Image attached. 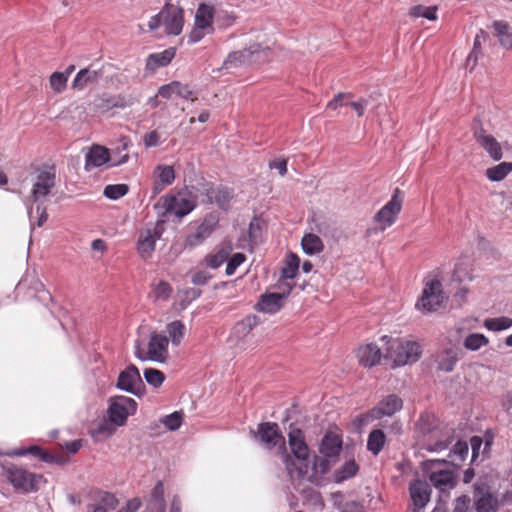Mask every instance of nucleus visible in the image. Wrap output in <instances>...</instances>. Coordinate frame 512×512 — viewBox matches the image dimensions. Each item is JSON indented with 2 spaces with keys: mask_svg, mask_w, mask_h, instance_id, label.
<instances>
[{
  "mask_svg": "<svg viewBox=\"0 0 512 512\" xmlns=\"http://www.w3.org/2000/svg\"><path fill=\"white\" fill-rule=\"evenodd\" d=\"M174 57V48H168L159 53H152L146 59V71L152 74L157 69L167 66Z\"/></svg>",
  "mask_w": 512,
  "mask_h": 512,
  "instance_id": "27",
  "label": "nucleus"
},
{
  "mask_svg": "<svg viewBox=\"0 0 512 512\" xmlns=\"http://www.w3.org/2000/svg\"><path fill=\"white\" fill-rule=\"evenodd\" d=\"M403 402L396 395H388L383 398L376 407L366 414L367 420H379L383 417H391L402 409Z\"/></svg>",
  "mask_w": 512,
  "mask_h": 512,
  "instance_id": "14",
  "label": "nucleus"
},
{
  "mask_svg": "<svg viewBox=\"0 0 512 512\" xmlns=\"http://www.w3.org/2000/svg\"><path fill=\"white\" fill-rule=\"evenodd\" d=\"M103 76L101 69H92L91 67L81 69L72 82V88L83 90L84 88L96 84Z\"/></svg>",
  "mask_w": 512,
  "mask_h": 512,
  "instance_id": "20",
  "label": "nucleus"
},
{
  "mask_svg": "<svg viewBox=\"0 0 512 512\" xmlns=\"http://www.w3.org/2000/svg\"><path fill=\"white\" fill-rule=\"evenodd\" d=\"M474 137L493 160L498 161L502 158V148L492 135L487 134L483 129H479L474 132Z\"/></svg>",
  "mask_w": 512,
  "mask_h": 512,
  "instance_id": "19",
  "label": "nucleus"
},
{
  "mask_svg": "<svg viewBox=\"0 0 512 512\" xmlns=\"http://www.w3.org/2000/svg\"><path fill=\"white\" fill-rule=\"evenodd\" d=\"M305 503L312 506L316 510H322L324 507V501L321 493L316 490L305 491Z\"/></svg>",
  "mask_w": 512,
  "mask_h": 512,
  "instance_id": "52",
  "label": "nucleus"
},
{
  "mask_svg": "<svg viewBox=\"0 0 512 512\" xmlns=\"http://www.w3.org/2000/svg\"><path fill=\"white\" fill-rule=\"evenodd\" d=\"M67 74L61 72H54L50 76V86L56 93H61L67 86Z\"/></svg>",
  "mask_w": 512,
  "mask_h": 512,
  "instance_id": "50",
  "label": "nucleus"
},
{
  "mask_svg": "<svg viewBox=\"0 0 512 512\" xmlns=\"http://www.w3.org/2000/svg\"><path fill=\"white\" fill-rule=\"evenodd\" d=\"M192 94V90L188 85H183L178 81H173L163 85L158 89V95L163 98H188Z\"/></svg>",
  "mask_w": 512,
  "mask_h": 512,
  "instance_id": "30",
  "label": "nucleus"
},
{
  "mask_svg": "<svg viewBox=\"0 0 512 512\" xmlns=\"http://www.w3.org/2000/svg\"><path fill=\"white\" fill-rule=\"evenodd\" d=\"M184 25L183 10L175 5L166 4L162 10L151 17L148 22L149 30L153 31L163 26L168 35H179Z\"/></svg>",
  "mask_w": 512,
  "mask_h": 512,
  "instance_id": "4",
  "label": "nucleus"
},
{
  "mask_svg": "<svg viewBox=\"0 0 512 512\" xmlns=\"http://www.w3.org/2000/svg\"><path fill=\"white\" fill-rule=\"evenodd\" d=\"M141 383V376L138 369L131 365L122 371L118 377L117 386L128 392H135L136 387Z\"/></svg>",
  "mask_w": 512,
  "mask_h": 512,
  "instance_id": "26",
  "label": "nucleus"
},
{
  "mask_svg": "<svg viewBox=\"0 0 512 512\" xmlns=\"http://www.w3.org/2000/svg\"><path fill=\"white\" fill-rule=\"evenodd\" d=\"M452 439L450 437H447L445 440L437 441L433 444H427L425 445V449L429 452H441L448 448V446L451 444Z\"/></svg>",
  "mask_w": 512,
  "mask_h": 512,
  "instance_id": "58",
  "label": "nucleus"
},
{
  "mask_svg": "<svg viewBox=\"0 0 512 512\" xmlns=\"http://www.w3.org/2000/svg\"><path fill=\"white\" fill-rule=\"evenodd\" d=\"M27 453L33 454L35 456L40 457L44 461L49 460V456L47 453L43 452L40 447L38 446H31L28 449L21 450L19 452H16L15 454L18 456L26 455Z\"/></svg>",
  "mask_w": 512,
  "mask_h": 512,
  "instance_id": "59",
  "label": "nucleus"
},
{
  "mask_svg": "<svg viewBox=\"0 0 512 512\" xmlns=\"http://www.w3.org/2000/svg\"><path fill=\"white\" fill-rule=\"evenodd\" d=\"M245 255L242 253H235L227 262L226 274L231 276L235 273L236 269L245 261Z\"/></svg>",
  "mask_w": 512,
  "mask_h": 512,
  "instance_id": "55",
  "label": "nucleus"
},
{
  "mask_svg": "<svg viewBox=\"0 0 512 512\" xmlns=\"http://www.w3.org/2000/svg\"><path fill=\"white\" fill-rule=\"evenodd\" d=\"M165 209L168 213L181 218L192 211L191 196L188 192H179L176 195L166 197Z\"/></svg>",
  "mask_w": 512,
  "mask_h": 512,
  "instance_id": "15",
  "label": "nucleus"
},
{
  "mask_svg": "<svg viewBox=\"0 0 512 512\" xmlns=\"http://www.w3.org/2000/svg\"><path fill=\"white\" fill-rule=\"evenodd\" d=\"M483 326L492 332H500L512 327V318L500 316L496 318H487L483 322Z\"/></svg>",
  "mask_w": 512,
  "mask_h": 512,
  "instance_id": "43",
  "label": "nucleus"
},
{
  "mask_svg": "<svg viewBox=\"0 0 512 512\" xmlns=\"http://www.w3.org/2000/svg\"><path fill=\"white\" fill-rule=\"evenodd\" d=\"M288 443L295 459V467H303L306 465V473L301 477L304 478L308 473V460L310 455L309 447L305 440V435L301 429L290 427L288 433Z\"/></svg>",
  "mask_w": 512,
  "mask_h": 512,
  "instance_id": "11",
  "label": "nucleus"
},
{
  "mask_svg": "<svg viewBox=\"0 0 512 512\" xmlns=\"http://www.w3.org/2000/svg\"><path fill=\"white\" fill-rule=\"evenodd\" d=\"M331 465L329 458H325L324 456L321 458H316L311 473L308 475L307 479L309 482L316 486H322L324 484L325 475L330 471Z\"/></svg>",
  "mask_w": 512,
  "mask_h": 512,
  "instance_id": "29",
  "label": "nucleus"
},
{
  "mask_svg": "<svg viewBox=\"0 0 512 512\" xmlns=\"http://www.w3.org/2000/svg\"><path fill=\"white\" fill-rule=\"evenodd\" d=\"M414 512L423 509L430 500V485L423 480H414L409 486Z\"/></svg>",
  "mask_w": 512,
  "mask_h": 512,
  "instance_id": "17",
  "label": "nucleus"
},
{
  "mask_svg": "<svg viewBox=\"0 0 512 512\" xmlns=\"http://www.w3.org/2000/svg\"><path fill=\"white\" fill-rule=\"evenodd\" d=\"M183 421V416L181 412L175 411L169 415H166L160 419V422L164 424V426L170 430L175 431L177 430Z\"/></svg>",
  "mask_w": 512,
  "mask_h": 512,
  "instance_id": "48",
  "label": "nucleus"
},
{
  "mask_svg": "<svg viewBox=\"0 0 512 512\" xmlns=\"http://www.w3.org/2000/svg\"><path fill=\"white\" fill-rule=\"evenodd\" d=\"M4 475L16 490L23 493L38 490L42 481L41 475L31 473L15 465L4 467Z\"/></svg>",
  "mask_w": 512,
  "mask_h": 512,
  "instance_id": "6",
  "label": "nucleus"
},
{
  "mask_svg": "<svg viewBox=\"0 0 512 512\" xmlns=\"http://www.w3.org/2000/svg\"><path fill=\"white\" fill-rule=\"evenodd\" d=\"M284 300L283 296L276 292L267 293L261 296L257 304V309L264 313L274 314L283 307Z\"/></svg>",
  "mask_w": 512,
  "mask_h": 512,
  "instance_id": "28",
  "label": "nucleus"
},
{
  "mask_svg": "<svg viewBox=\"0 0 512 512\" xmlns=\"http://www.w3.org/2000/svg\"><path fill=\"white\" fill-rule=\"evenodd\" d=\"M342 512H365V506L358 501H347L343 504Z\"/></svg>",
  "mask_w": 512,
  "mask_h": 512,
  "instance_id": "60",
  "label": "nucleus"
},
{
  "mask_svg": "<svg viewBox=\"0 0 512 512\" xmlns=\"http://www.w3.org/2000/svg\"><path fill=\"white\" fill-rule=\"evenodd\" d=\"M164 231V221L159 220L145 230H141L137 240V252L142 259L151 257L154 251L155 242L160 239Z\"/></svg>",
  "mask_w": 512,
  "mask_h": 512,
  "instance_id": "12",
  "label": "nucleus"
},
{
  "mask_svg": "<svg viewBox=\"0 0 512 512\" xmlns=\"http://www.w3.org/2000/svg\"><path fill=\"white\" fill-rule=\"evenodd\" d=\"M215 7L213 4L201 2L194 13V43L215 32Z\"/></svg>",
  "mask_w": 512,
  "mask_h": 512,
  "instance_id": "7",
  "label": "nucleus"
},
{
  "mask_svg": "<svg viewBox=\"0 0 512 512\" xmlns=\"http://www.w3.org/2000/svg\"><path fill=\"white\" fill-rule=\"evenodd\" d=\"M128 186L126 184L107 185L104 189V195L109 199H119L126 195Z\"/></svg>",
  "mask_w": 512,
  "mask_h": 512,
  "instance_id": "51",
  "label": "nucleus"
},
{
  "mask_svg": "<svg viewBox=\"0 0 512 512\" xmlns=\"http://www.w3.org/2000/svg\"><path fill=\"white\" fill-rule=\"evenodd\" d=\"M496 36L500 42V44L504 47H512V43L510 41L511 34L509 33L510 27L509 24L505 21L497 20L492 24Z\"/></svg>",
  "mask_w": 512,
  "mask_h": 512,
  "instance_id": "45",
  "label": "nucleus"
},
{
  "mask_svg": "<svg viewBox=\"0 0 512 512\" xmlns=\"http://www.w3.org/2000/svg\"><path fill=\"white\" fill-rule=\"evenodd\" d=\"M359 471V466L354 459L344 462L339 468L335 469L332 474V481L341 484L353 478Z\"/></svg>",
  "mask_w": 512,
  "mask_h": 512,
  "instance_id": "31",
  "label": "nucleus"
},
{
  "mask_svg": "<svg viewBox=\"0 0 512 512\" xmlns=\"http://www.w3.org/2000/svg\"><path fill=\"white\" fill-rule=\"evenodd\" d=\"M381 341L385 345L384 358L390 362L392 369L413 364L421 357L422 349L417 341L388 335H383Z\"/></svg>",
  "mask_w": 512,
  "mask_h": 512,
  "instance_id": "2",
  "label": "nucleus"
},
{
  "mask_svg": "<svg viewBox=\"0 0 512 512\" xmlns=\"http://www.w3.org/2000/svg\"><path fill=\"white\" fill-rule=\"evenodd\" d=\"M159 134L156 131H152L143 137L144 144L147 148L155 147L159 144Z\"/></svg>",
  "mask_w": 512,
  "mask_h": 512,
  "instance_id": "63",
  "label": "nucleus"
},
{
  "mask_svg": "<svg viewBox=\"0 0 512 512\" xmlns=\"http://www.w3.org/2000/svg\"><path fill=\"white\" fill-rule=\"evenodd\" d=\"M228 256V251L220 250L215 255H211L207 258L208 265L211 266L212 268H218L228 259Z\"/></svg>",
  "mask_w": 512,
  "mask_h": 512,
  "instance_id": "56",
  "label": "nucleus"
},
{
  "mask_svg": "<svg viewBox=\"0 0 512 512\" xmlns=\"http://www.w3.org/2000/svg\"><path fill=\"white\" fill-rule=\"evenodd\" d=\"M444 302L442 283L437 278L424 282L422 293L415 303V309L426 315L436 312Z\"/></svg>",
  "mask_w": 512,
  "mask_h": 512,
  "instance_id": "5",
  "label": "nucleus"
},
{
  "mask_svg": "<svg viewBox=\"0 0 512 512\" xmlns=\"http://www.w3.org/2000/svg\"><path fill=\"white\" fill-rule=\"evenodd\" d=\"M173 292L172 287L165 281H159L151 285L150 298L153 302H166Z\"/></svg>",
  "mask_w": 512,
  "mask_h": 512,
  "instance_id": "36",
  "label": "nucleus"
},
{
  "mask_svg": "<svg viewBox=\"0 0 512 512\" xmlns=\"http://www.w3.org/2000/svg\"><path fill=\"white\" fill-rule=\"evenodd\" d=\"M453 512H472L470 509V498L462 495L455 500Z\"/></svg>",
  "mask_w": 512,
  "mask_h": 512,
  "instance_id": "57",
  "label": "nucleus"
},
{
  "mask_svg": "<svg viewBox=\"0 0 512 512\" xmlns=\"http://www.w3.org/2000/svg\"><path fill=\"white\" fill-rule=\"evenodd\" d=\"M468 451L467 442L457 441L448 455L447 462L453 466H460V464L467 458Z\"/></svg>",
  "mask_w": 512,
  "mask_h": 512,
  "instance_id": "41",
  "label": "nucleus"
},
{
  "mask_svg": "<svg viewBox=\"0 0 512 512\" xmlns=\"http://www.w3.org/2000/svg\"><path fill=\"white\" fill-rule=\"evenodd\" d=\"M512 171V163L501 162L500 164L488 168L486 176L489 180L498 182L503 180Z\"/></svg>",
  "mask_w": 512,
  "mask_h": 512,
  "instance_id": "44",
  "label": "nucleus"
},
{
  "mask_svg": "<svg viewBox=\"0 0 512 512\" xmlns=\"http://www.w3.org/2000/svg\"><path fill=\"white\" fill-rule=\"evenodd\" d=\"M141 507V500L139 498L130 499L125 507H122L118 512H136Z\"/></svg>",
  "mask_w": 512,
  "mask_h": 512,
  "instance_id": "64",
  "label": "nucleus"
},
{
  "mask_svg": "<svg viewBox=\"0 0 512 512\" xmlns=\"http://www.w3.org/2000/svg\"><path fill=\"white\" fill-rule=\"evenodd\" d=\"M147 508L151 512H164V487L162 482H157L154 486L149 499L147 500Z\"/></svg>",
  "mask_w": 512,
  "mask_h": 512,
  "instance_id": "33",
  "label": "nucleus"
},
{
  "mask_svg": "<svg viewBox=\"0 0 512 512\" xmlns=\"http://www.w3.org/2000/svg\"><path fill=\"white\" fill-rule=\"evenodd\" d=\"M271 169H276L281 176L287 173V161L283 158H278L269 163Z\"/></svg>",
  "mask_w": 512,
  "mask_h": 512,
  "instance_id": "62",
  "label": "nucleus"
},
{
  "mask_svg": "<svg viewBox=\"0 0 512 512\" xmlns=\"http://www.w3.org/2000/svg\"><path fill=\"white\" fill-rule=\"evenodd\" d=\"M85 169L100 167L111 159L109 150L100 145H93L85 155Z\"/></svg>",
  "mask_w": 512,
  "mask_h": 512,
  "instance_id": "21",
  "label": "nucleus"
},
{
  "mask_svg": "<svg viewBox=\"0 0 512 512\" xmlns=\"http://www.w3.org/2000/svg\"><path fill=\"white\" fill-rule=\"evenodd\" d=\"M436 361L438 370L446 373L452 372L459 361L458 348L455 346L444 348L439 352Z\"/></svg>",
  "mask_w": 512,
  "mask_h": 512,
  "instance_id": "22",
  "label": "nucleus"
},
{
  "mask_svg": "<svg viewBox=\"0 0 512 512\" xmlns=\"http://www.w3.org/2000/svg\"><path fill=\"white\" fill-rule=\"evenodd\" d=\"M430 481L437 489L441 491L451 489L455 484L454 475L449 470H440L431 473Z\"/></svg>",
  "mask_w": 512,
  "mask_h": 512,
  "instance_id": "32",
  "label": "nucleus"
},
{
  "mask_svg": "<svg viewBox=\"0 0 512 512\" xmlns=\"http://www.w3.org/2000/svg\"><path fill=\"white\" fill-rule=\"evenodd\" d=\"M185 327L180 321H173L167 326V332L174 344H179L183 335Z\"/></svg>",
  "mask_w": 512,
  "mask_h": 512,
  "instance_id": "49",
  "label": "nucleus"
},
{
  "mask_svg": "<svg viewBox=\"0 0 512 512\" xmlns=\"http://www.w3.org/2000/svg\"><path fill=\"white\" fill-rule=\"evenodd\" d=\"M55 184V174L51 171H42L38 174L33 186L32 197L34 202L45 198Z\"/></svg>",
  "mask_w": 512,
  "mask_h": 512,
  "instance_id": "18",
  "label": "nucleus"
},
{
  "mask_svg": "<svg viewBox=\"0 0 512 512\" xmlns=\"http://www.w3.org/2000/svg\"><path fill=\"white\" fill-rule=\"evenodd\" d=\"M438 6H424V5H415L412 6L408 15L411 18H425L429 21H436L438 19L437 16Z\"/></svg>",
  "mask_w": 512,
  "mask_h": 512,
  "instance_id": "40",
  "label": "nucleus"
},
{
  "mask_svg": "<svg viewBox=\"0 0 512 512\" xmlns=\"http://www.w3.org/2000/svg\"><path fill=\"white\" fill-rule=\"evenodd\" d=\"M144 378L149 385L157 388L163 384L165 375L158 369L147 368L144 370Z\"/></svg>",
  "mask_w": 512,
  "mask_h": 512,
  "instance_id": "46",
  "label": "nucleus"
},
{
  "mask_svg": "<svg viewBox=\"0 0 512 512\" xmlns=\"http://www.w3.org/2000/svg\"><path fill=\"white\" fill-rule=\"evenodd\" d=\"M355 356L361 366L371 368L380 363L381 359L384 358V353L377 344L366 343L361 344L355 350Z\"/></svg>",
  "mask_w": 512,
  "mask_h": 512,
  "instance_id": "16",
  "label": "nucleus"
},
{
  "mask_svg": "<svg viewBox=\"0 0 512 512\" xmlns=\"http://www.w3.org/2000/svg\"><path fill=\"white\" fill-rule=\"evenodd\" d=\"M102 506H104L105 508H107V510H112V509H115L116 506L118 505V500L116 499V497L110 493H103V495L101 496V504Z\"/></svg>",
  "mask_w": 512,
  "mask_h": 512,
  "instance_id": "61",
  "label": "nucleus"
},
{
  "mask_svg": "<svg viewBox=\"0 0 512 512\" xmlns=\"http://www.w3.org/2000/svg\"><path fill=\"white\" fill-rule=\"evenodd\" d=\"M299 266V257L294 253H289L284 260V265L281 268L280 276H283L286 279L294 280L298 275Z\"/></svg>",
  "mask_w": 512,
  "mask_h": 512,
  "instance_id": "38",
  "label": "nucleus"
},
{
  "mask_svg": "<svg viewBox=\"0 0 512 512\" xmlns=\"http://www.w3.org/2000/svg\"><path fill=\"white\" fill-rule=\"evenodd\" d=\"M295 287L294 280L286 279L283 276H280L277 283L275 284V288L277 289L278 294L283 296L284 299L291 293L293 288Z\"/></svg>",
  "mask_w": 512,
  "mask_h": 512,
  "instance_id": "53",
  "label": "nucleus"
},
{
  "mask_svg": "<svg viewBox=\"0 0 512 512\" xmlns=\"http://www.w3.org/2000/svg\"><path fill=\"white\" fill-rule=\"evenodd\" d=\"M476 491L481 494L475 502V508L477 512H495L498 507V501L490 493H482L480 487L476 486Z\"/></svg>",
  "mask_w": 512,
  "mask_h": 512,
  "instance_id": "35",
  "label": "nucleus"
},
{
  "mask_svg": "<svg viewBox=\"0 0 512 512\" xmlns=\"http://www.w3.org/2000/svg\"><path fill=\"white\" fill-rule=\"evenodd\" d=\"M301 246L307 255L319 254L324 249L321 238L313 233H307L302 237Z\"/></svg>",
  "mask_w": 512,
  "mask_h": 512,
  "instance_id": "34",
  "label": "nucleus"
},
{
  "mask_svg": "<svg viewBox=\"0 0 512 512\" xmlns=\"http://www.w3.org/2000/svg\"><path fill=\"white\" fill-rule=\"evenodd\" d=\"M135 354L142 361L150 360L154 362H165L168 356V338L161 334L154 333L150 337L147 349L136 345Z\"/></svg>",
  "mask_w": 512,
  "mask_h": 512,
  "instance_id": "9",
  "label": "nucleus"
},
{
  "mask_svg": "<svg viewBox=\"0 0 512 512\" xmlns=\"http://www.w3.org/2000/svg\"><path fill=\"white\" fill-rule=\"evenodd\" d=\"M109 403V420L115 426H123L127 418L133 415L137 409L136 401L126 396L112 397Z\"/></svg>",
  "mask_w": 512,
  "mask_h": 512,
  "instance_id": "10",
  "label": "nucleus"
},
{
  "mask_svg": "<svg viewBox=\"0 0 512 512\" xmlns=\"http://www.w3.org/2000/svg\"><path fill=\"white\" fill-rule=\"evenodd\" d=\"M258 323V318L254 315L247 316L237 322L231 334V337L235 339V344L238 345L244 342Z\"/></svg>",
  "mask_w": 512,
  "mask_h": 512,
  "instance_id": "24",
  "label": "nucleus"
},
{
  "mask_svg": "<svg viewBox=\"0 0 512 512\" xmlns=\"http://www.w3.org/2000/svg\"><path fill=\"white\" fill-rule=\"evenodd\" d=\"M342 449V439L335 433H326L319 445V452L325 458L337 457Z\"/></svg>",
  "mask_w": 512,
  "mask_h": 512,
  "instance_id": "23",
  "label": "nucleus"
},
{
  "mask_svg": "<svg viewBox=\"0 0 512 512\" xmlns=\"http://www.w3.org/2000/svg\"><path fill=\"white\" fill-rule=\"evenodd\" d=\"M237 16L233 12L224 11L217 17V24L220 29L226 30L236 23Z\"/></svg>",
  "mask_w": 512,
  "mask_h": 512,
  "instance_id": "54",
  "label": "nucleus"
},
{
  "mask_svg": "<svg viewBox=\"0 0 512 512\" xmlns=\"http://www.w3.org/2000/svg\"><path fill=\"white\" fill-rule=\"evenodd\" d=\"M403 199L401 191L396 188L391 199L374 215V221L379 225V231H385L396 223L402 210Z\"/></svg>",
  "mask_w": 512,
  "mask_h": 512,
  "instance_id": "8",
  "label": "nucleus"
},
{
  "mask_svg": "<svg viewBox=\"0 0 512 512\" xmlns=\"http://www.w3.org/2000/svg\"><path fill=\"white\" fill-rule=\"evenodd\" d=\"M154 177V193L161 192L165 186L172 184L175 179V173L172 166L158 165L153 172Z\"/></svg>",
  "mask_w": 512,
  "mask_h": 512,
  "instance_id": "25",
  "label": "nucleus"
},
{
  "mask_svg": "<svg viewBox=\"0 0 512 512\" xmlns=\"http://www.w3.org/2000/svg\"><path fill=\"white\" fill-rule=\"evenodd\" d=\"M200 187L197 188V193L194 194V201L203 197L201 201H207L210 203H216L220 208L226 209L228 203L232 199L233 195L230 190L223 187L215 188L212 184L205 182L202 179V183L198 184Z\"/></svg>",
  "mask_w": 512,
  "mask_h": 512,
  "instance_id": "13",
  "label": "nucleus"
},
{
  "mask_svg": "<svg viewBox=\"0 0 512 512\" xmlns=\"http://www.w3.org/2000/svg\"><path fill=\"white\" fill-rule=\"evenodd\" d=\"M219 218L216 214L210 213L208 214L203 222L197 227L196 233H194V239L203 240L208 237L215 226L217 225Z\"/></svg>",
  "mask_w": 512,
  "mask_h": 512,
  "instance_id": "39",
  "label": "nucleus"
},
{
  "mask_svg": "<svg viewBox=\"0 0 512 512\" xmlns=\"http://www.w3.org/2000/svg\"><path fill=\"white\" fill-rule=\"evenodd\" d=\"M386 443V435L380 429L372 430L367 439V449L373 455H378Z\"/></svg>",
  "mask_w": 512,
  "mask_h": 512,
  "instance_id": "37",
  "label": "nucleus"
},
{
  "mask_svg": "<svg viewBox=\"0 0 512 512\" xmlns=\"http://www.w3.org/2000/svg\"><path fill=\"white\" fill-rule=\"evenodd\" d=\"M190 303V292L188 290L178 291L175 301L172 305V310L179 314L184 311L190 305Z\"/></svg>",
  "mask_w": 512,
  "mask_h": 512,
  "instance_id": "47",
  "label": "nucleus"
},
{
  "mask_svg": "<svg viewBox=\"0 0 512 512\" xmlns=\"http://www.w3.org/2000/svg\"><path fill=\"white\" fill-rule=\"evenodd\" d=\"M253 39L255 42L251 43L248 47L229 53L223 63V68L233 69L265 61L270 53V45L266 34L252 32L250 40Z\"/></svg>",
  "mask_w": 512,
  "mask_h": 512,
  "instance_id": "3",
  "label": "nucleus"
},
{
  "mask_svg": "<svg viewBox=\"0 0 512 512\" xmlns=\"http://www.w3.org/2000/svg\"><path fill=\"white\" fill-rule=\"evenodd\" d=\"M254 438L266 449L271 450L277 448L282 456L283 463L291 479L300 478L306 473V465L303 467H295V461L288 454L286 442L280 431L279 425L274 422H263L254 432Z\"/></svg>",
  "mask_w": 512,
  "mask_h": 512,
  "instance_id": "1",
  "label": "nucleus"
},
{
  "mask_svg": "<svg viewBox=\"0 0 512 512\" xmlns=\"http://www.w3.org/2000/svg\"><path fill=\"white\" fill-rule=\"evenodd\" d=\"M489 344V339L482 333H471L463 341V346L468 351H478Z\"/></svg>",
  "mask_w": 512,
  "mask_h": 512,
  "instance_id": "42",
  "label": "nucleus"
}]
</instances>
